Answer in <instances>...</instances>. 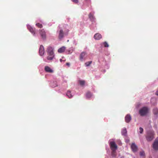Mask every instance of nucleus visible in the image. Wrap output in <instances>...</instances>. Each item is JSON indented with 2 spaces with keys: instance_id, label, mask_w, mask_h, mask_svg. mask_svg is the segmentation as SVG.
Masks as SVG:
<instances>
[{
  "instance_id": "1",
  "label": "nucleus",
  "mask_w": 158,
  "mask_h": 158,
  "mask_svg": "<svg viewBox=\"0 0 158 158\" xmlns=\"http://www.w3.org/2000/svg\"><path fill=\"white\" fill-rule=\"evenodd\" d=\"M148 109L147 107H143L139 110V114L141 116L146 115L148 112Z\"/></svg>"
},
{
  "instance_id": "2",
  "label": "nucleus",
  "mask_w": 158,
  "mask_h": 158,
  "mask_svg": "<svg viewBox=\"0 0 158 158\" xmlns=\"http://www.w3.org/2000/svg\"><path fill=\"white\" fill-rule=\"evenodd\" d=\"M154 132L152 131L148 132L146 136V138L148 141H151L153 138Z\"/></svg>"
},
{
  "instance_id": "3",
  "label": "nucleus",
  "mask_w": 158,
  "mask_h": 158,
  "mask_svg": "<svg viewBox=\"0 0 158 158\" xmlns=\"http://www.w3.org/2000/svg\"><path fill=\"white\" fill-rule=\"evenodd\" d=\"M109 144L111 150L117 149L118 148V146L116 144L115 142L111 141L110 142Z\"/></svg>"
},
{
  "instance_id": "4",
  "label": "nucleus",
  "mask_w": 158,
  "mask_h": 158,
  "mask_svg": "<svg viewBox=\"0 0 158 158\" xmlns=\"http://www.w3.org/2000/svg\"><path fill=\"white\" fill-rule=\"evenodd\" d=\"M39 33L41 38L45 39L46 38V32L44 29L39 30Z\"/></svg>"
},
{
  "instance_id": "5",
  "label": "nucleus",
  "mask_w": 158,
  "mask_h": 158,
  "mask_svg": "<svg viewBox=\"0 0 158 158\" xmlns=\"http://www.w3.org/2000/svg\"><path fill=\"white\" fill-rule=\"evenodd\" d=\"M153 148L155 150H158V138L155 139L153 144Z\"/></svg>"
},
{
  "instance_id": "6",
  "label": "nucleus",
  "mask_w": 158,
  "mask_h": 158,
  "mask_svg": "<svg viewBox=\"0 0 158 158\" xmlns=\"http://www.w3.org/2000/svg\"><path fill=\"white\" fill-rule=\"evenodd\" d=\"M48 55H54L53 48L51 47H48L47 49Z\"/></svg>"
},
{
  "instance_id": "7",
  "label": "nucleus",
  "mask_w": 158,
  "mask_h": 158,
  "mask_svg": "<svg viewBox=\"0 0 158 158\" xmlns=\"http://www.w3.org/2000/svg\"><path fill=\"white\" fill-rule=\"evenodd\" d=\"M39 52L40 55L41 56H43L44 54V46L42 45H40V47Z\"/></svg>"
},
{
  "instance_id": "8",
  "label": "nucleus",
  "mask_w": 158,
  "mask_h": 158,
  "mask_svg": "<svg viewBox=\"0 0 158 158\" xmlns=\"http://www.w3.org/2000/svg\"><path fill=\"white\" fill-rule=\"evenodd\" d=\"M44 70L47 73H52L54 72L53 70L52 69L49 67L46 66L44 67Z\"/></svg>"
},
{
  "instance_id": "9",
  "label": "nucleus",
  "mask_w": 158,
  "mask_h": 158,
  "mask_svg": "<svg viewBox=\"0 0 158 158\" xmlns=\"http://www.w3.org/2000/svg\"><path fill=\"white\" fill-rule=\"evenodd\" d=\"M86 54V53L84 52H82L81 53L79 57V59L81 61H82L83 60H85L84 57L85 56Z\"/></svg>"
},
{
  "instance_id": "10",
  "label": "nucleus",
  "mask_w": 158,
  "mask_h": 158,
  "mask_svg": "<svg viewBox=\"0 0 158 158\" xmlns=\"http://www.w3.org/2000/svg\"><path fill=\"white\" fill-rule=\"evenodd\" d=\"M132 150L134 152H135L137 150V147L135 143H132L131 145Z\"/></svg>"
},
{
  "instance_id": "11",
  "label": "nucleus",
  "mask_w": 158,
  "mask_h": 158,
  "mask_svg": "<svg viewBox=\"0 0 158 158\" xmlns=\"http://www.w3.org/2000/svg\"><path fill=\"white\" fill-rule=\"evenodd\" d=\"M131 117L129 114H127L125 117V121L126 123H129L131 120Z\"/></svg>"
},
{
  "instance_id": "12",
  "label": "nucleus",
  "mask_w": 158,
  "mask_h": 158,
  "mask_svg": "<svg viewBox=\"0 0 158 158\" xmlns=\"http://www.w3.org/2000/svg\"><path fill=\"white\" fill-rule=\"evenodd\" d=\"M64 34L63 30H60L58 36L59 39L60 40H61L64 37Z\"/></svg>"
},
{
  "instance_id": "13",
  "label": "nucleus",
  "mask_w": 158,
  "mask_h": 158,
  "mask_svg": "<svg viewBox=\"0 0 158 158\" xmlns=\"http://www.w3.org/2000/svg\"><path fill=\"white\" fill-rule=\"evenodd\" d=\"M94 38L95 40H99L102 38V36L100 34L97 33L95 34Z\"/></svg>"
},
{
  "instance_id": "14",
  "label": "nucleus",
  "mask_w": 158,
  "mask_h": 158,
  "mask_svg": "<svg viewBox=\"0 0 158 158\" xmlns=\"http://www.w3.org/2000/svg\"><path fill=\"white\" fill-rule=\"evenodd\" d=\"M27 28L29 31L31 32L32 34H33V35H35V29L34 28L30 26H28Z\"/></svg>"
},
{
  "instance_id": "15",
  "label": "nucleus",
  "mask_w": 158,
  "mask_h": 158,
  "mask_svg": "<svg viewBox=\"0 0 158 158\" xmlns=\"http://www.w3.org/2000/svg\"><path fill=\"white\" fill-rule=\"evenodd\" d=\"M66 49V48L64 46H62L61 48H59L58 50V52L59 53H61L65 51Z\"/></svg>"
},
{
  "instance_id": "16",
  "label": "nucleus",
  "mask_w": 158,
  "mask_h": 158,
  "mask_svg": "<svg viewBox=\"0 0 158 158\" xmlns=\"http://www.w3.org/2000/svg\"><path fill=\"white\" fill-rule=\"evenodd\" d=\"M116 150H111V155L113 157H115L117 156Z\"/></svg>"
},
{
  "instance_id": "17",
  "label": "nucleus",
  "mask_w": 158,
  "mask_h": 158,
  "mask_svg": "<svg viewBox=\"0 0 158 158\" xmlns=\"http://www.w3.org/2000/svg\"><path fill=\"white\" fill-rule=\"evenodd\" d=\"M89 18L92 21H94L95 18L94 16V15L90 13L89 15Z\"/></svg>"
},
{
  "instance_id": "18",
  "label": "nucleus",
  "mask_w": 158,
  "mask_h": 158,
  "mask_svg": "<svg viewBox=\"0 0 158 158\" xmlns=\"http://www.w3.org/2000/svg\"><path fill=\"white\" fill-rule=\"evenodd\" d=\"M48 56L47 57V59L48 60H52L54 56V55H48Z\"/></svg>"
},
{
  "instance_id": "19",
  "label": "nucleus",
  "mask_w": 158,
  "mask_h": 158,
  "mask_svg": "<svg viewBox=\"0 0 158 158\" xmlns=\"http://www.w3.org/2000/svg\"><path fill=\"white\" fill-rule=\"evenodd\" d=\"M66 95L69 98H71L73 97V95L71 94V91L68 90L66 93Z\"/></svg>"
},
{
  "instance_id": "20",
  "label": "nucleus",
  "mask_w": 158,
  "mask_h": 158,
  "mask_svg": "<svg viewBox=\"0 0 158 158\" xmlns=\"http://www.w3.org/2000/svg\"><path fill=\"white\" fill-rule=\"evenodd\" d=\"M127 133V131L126 128H123L122 131V134L123 135H126Z\"/></svg>"
},
{
  "instance_id": "21",
  "label": "nucleus",
  "mask_w": 158,
  "mask_h": 158,
  "mask_svg": "<svg viewBox=\"0 0 158 158\" xmlns=\"http://www.w3.org/2000/svg\"><path fill=\"white\" fill-rule=\"evenodd\" d=\"M92 96L91 93L89 92H88L86 94V97L88 98H90Z\"/></svg>"
},
{
  "instance_id": "22",
  "label": "nucleus",
  "mask_w": 158,
  "mask_h": 158,
  "mask_svg": "<svg viewBox=\"0 0 158 158\" xmlns=\"http://www.w3.org/2000/svg\"><path fill=\"white\" fill-rule=\"evenodd\" d=\"M85 81L84 80H80L79 81V83L81 85H83L85 84Z\"/></svg>"
},
{
  "instance_id": "23",
  "label": "nucleus",
  "mask_w": 158,
  "mask_h": 158,
  "mask_svg": "<svg viewBox=\"0 0 158 158\" xmlns=\"http://www.w3.org/2000/svg\"><path fill=\"white\" fill-rule=\"evenodd\" d=\"M153 113L155 115H157L158 114V109L157 108H155L153 109Z\"/></svg>"
},
{
  "instance_id": "24",
  "label": "nucleus",
  "mask_w": 158,
  "mask_h": 158,
  "mask_svg": "<svg viewBox=\"0 0 158 158\" xmlns=\"http://www.w3.org/2000/svg\"><path fill=\"white\" fill-rule=\"evenodd\" d=\"M92 63V61H90L86 62L85 63L86 66H88L90 65Z\"/></svg>"
},
{
  "instance_id": "25",
  "label": "nucleus",
  "mask_w": 158,
  "mask_h": 158,
  "mask_svg": "<svg viewBox=\"0 0 158 158\" xmlns=\"http://www.w3.org/2000/svg\"><path fill=\"white\" fill-rule=\"evenodd\" d=\"M36 25L39 28H42L43 27V26L42 24L37 23L36 24Z\"/></svg>"
},
{
  "instance_id": "26",
  "label": "nucleus",
  "mask_w": 158,
  "mask_h": 158,
  "mask_svg": "<svg viewBox=\"0 0 158 158\" xmlns=\"http://www.w3.org/2000/svg\"><path fill=\"white\" fill-rule=\"evenodd\" d=\"M103 44L104 45V46L105 47H109V45L106 42H105L103 43Z\"/></svg>"
},
{
  "instance_id": "27",
  "label": "nucleus",
  "mask_w": 158,
  "mask_h": 158,
  "mask_svg": "<svg viewBox=\"0 0 158 158\" xmlns=\"http://www.w3.org/2000/svg\"><path fill=\"white\" fill-rule=\"evenodd\" d=\"M140 154L141 156H143L145 155V153L144 152H140Z\"/></svg>"
},
{
  "instance_id": "28",
  "label": "nucleus",
  "mask_w": 158,
  "mask_h": 158,
  "mask_svg": "<svg viewBox=\"0 0 158 158\" xmlns=\"http://www.w3.org/2000/svg\"><path fill=\"white\" fill-rule=\"evenodd\" d=\"M139 132L140 133H142L143 131V129L141 127H139Z\"/></svg>"
},
{
  "instance_id": "29",
  "label": "nucleus",
  "mask_w": 158,
  "mask_h": 158,
  "mask_svg": "<svg viewBox=\"0 0 158 158\" xmlns=\"http://www.w3.org/2000/svg\"><path fill=\"white\" fill-rule=\"evenodd\" d=\"M72 1L75 3H77L78 2V0H72Z\"/></svg>"
},
{
  "instance_id": "30",
  "label": "nucleus",
  "mask_w": 158,
  "mask_h": 158,
  "mask_svg": "<svg viewBox=\"0 0 158 158\" xmlns=\"http://www.w3.org/2000/svg\"><path fill=\"white\" fill-rule=\"evenodd\" d=\"M156 94L157 95H158V90L156 92Z\"/></svg>"
},
{
  "instance_id": "31",
  "label": "nucleus",
  "mask_w": 158,
  "mask_h": 158,
  "mask_svg": "<svg viewBox=\"0 0 158 158\" xmlns=\"http://www.w3.org/2000/svg\"><path fill=\"white\" fill-rule=\"evenodd\" d=\"M66 64L67 65L69 66L70 65V64L69 63H66Z\"/></svg>"
},
{
  "instance_id": "32",
  "label": "nucleus",
  "mask_w": 158,
  "mask_h": 158,
  "mask_svg": "<svg viewBox=\"0 0 158 158\" xmlns=\"http://www.w3.org/2000/svg\"><path fill=\"white\" fill-rule=\"evenodd\" d=\"M60 61H61V62L62 61V59H60Z\"/></svg>"
}]
</instances>
